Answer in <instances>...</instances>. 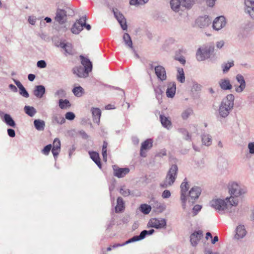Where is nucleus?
<instances>
[{
  "label": "nucleus",
  "instance_id": "46",
  "mask_svg": "<svg viewBox=\"0 0 254 254\" xmlns=\"http://www.w3.org/2000/svg\"><path fill=\"white\" fill-rule=\"evenodd\" d=\"M53 119L54 121L58 124H63L65 122L64 118L59 115L54 116Z\"/></svg>",
  "mask_w": 254,
  "mask_h": 254
},
{
  "label": "nucleus",
  "instance_id": "1",
  "mask_svg": "<svg viewBox=\"0 0 254 254\" xmlns=\"http://www.w3.org/2000/svg\"><path fill=\"white\" fill-rule=\"evenodd\" d=\"M238 199L233 196H229L225 199H213L210 202V205L219 213L234 214L238 211Z\"/></svg>",
  "mask_w": 254,
  "mask_h": 254
},
{
  "label": "nucleus",
  "instance_id": "59",
  "mask_svg": "<svg viewBox=\"0 0 254 254\" xmlns=\"http://www.w3.org/2000/svg\"><path fill=\"white\" fill-rule=\"evenodd\" d=\"M171 196V192L169 190H165L162 193V197L163 198H169Z\"/></svg>",
  "mask_w": 254,
  "mask_h": 254
},
{
  "label": "nucleus",
  "instance_id": "15",
  "mask_svg": "<svg viewBox=\"0 0 254 254\" xmlns=\"http://www.w3.org/2000/svg\"><path fill=\"white\" fill-rule=\"evenodd\" d=\"M211 22V20L208 16L200 17L196 21V24L201 28H204L208 26Z\"/></svg>",
  "mask_w": 254,
  "mask_h": 254
},
{
  "label": "nucleus",
  "instance_id": "11",
  "mask_svg": "<svg viewBox=\"0 0 254 254\" xmlns=\"http://www.w3.org/2000/svg\"><path fill=\"white\" fill-rule=\"evenodd\" d=\"M236 79L240 85H234L235 90L237 93H241L244 90L246 87V83L244 77L242 75L238 74L236 76Z\"/></svg>",
  "mask_w": 254,
  "mask_h": 254
},
{
  "label": "nucleus",
  "instance_id": "10",
  "mask_svg": "<svg viewBox=\"0 0 254 254\" xmlns=\"http://www.w3.org/2000/svg\"><path fill=\"white\" fill-rule=\"evenodd\" d=\"M113 11L114 12V15L118 20V22L120 23L122 28L124 30H127V25L126 19L125 18L124 16L122 14L120 11H119L117 8L113 9Z\"/></svg>",
  "mask_w": 254,
  "mask_h": 254
},
{
  "label": "nucleus",
  "instance_id": "43",
  "mask_svg": "<svg viewBox=\"0 0 254 254\" xmlns=\"http://www.w3.org/2000/svg\"><path fill=\"white\" fill-rule=\"evenodd\" d=\"M139 209L144 214H148L151 210V207L147 204H142L139 207Z\"/></svg>",
  "mask_w": 254,
  "mask_h": 254
},
{
  "label": "nucleus",
  "instance_id": "37",
  "mask_svg": "<svg viewBox=\"0 0 254 254\" xmlns=\"http://www.w3.org/2000/svg\"><path fill=\"white\" fill-rule=\"evenodd\" d=\"M90 156L93 161L101 168V164L100 161L99 156L98 153L95 152H90Z\"/></svg>",
  "mask_w": 254,
  "mask_h": 254
},
{
  "label": "nucleus",
  "instance_id": "22",
  "mask_svg": "<svg viewBox=\"0 0 254 254\" xmlns=\"http://www.w3.org/2000/svg\"><path fill=\"white\" fill-rule=\"evenodd\" d=\"M176 90V83L174 82H171L167 84L166 90V96L168 98H172L174 97Z\"/></svg>",
  "mask_w": 254,
  "mask_h": 254
},
{
  "label": "nucleus",
  "instance_id": "44",
  "mask_svg": "<svg viewBox=\"0 0 254 254\" xmlns=\"http://www.w3.org/2000/svg\"><path fill=\"white\" fill-rule=\"evenodd\" d=\"M148 1V0H130L129 3L132 5L139 6L144 4Z\"/></svg>",
  "mask_w": 254,
  "mask_h": 254
},
{
  "label": "nucleus",
  "instance_id": "23",
  "mask_svg": "<svg viewBox=\"0 0 254 254\" xmlns=\"http://www.w3.org/2000/svg\"><path fill=\"white\" fill-rule=\"evenodd\" d=\"M247 234V231L244 225H239L236 229L235 238L237 239L243 238Z\"/></svg>",
  "mask_w": 254,
  "mask_h": 254
},
{
  "label": "nucleus",
  "instance_id": "24",
  "mask_svg": "<svg viewBox=\"0 0 254 254\" xmlns=\"http://www.w3.org/2000/svg\"><path fill=\"white\" fill-rule=\"evenodd\" d=\"M80 58L81 60V64L84 66L85 71L87 72H90L92 69V64L90 61L84 58L83 56H80Z\"/></svg>",
  "mask_w": 254,
  "mask_h": 254
},
{
  "label": "nucleus",
  "instance_id": "47",
  "mask_svg": "<svg viewBox=\"0 0 254 254\" xmlns=\"http://www.w3.org/2000/svg\"><path fill=\"white\" fill-rule=\"evenodd\" d=\"M108 146V143L106 141H104L103 146H102V155L103 157V160L105 161H107V147Z\"/></svg>",
  "mask_w": 254,
  "mask_h": 254
},
{
  "label": "nucleus",
  "instance_id": "40",
  "mask_svg": "<svg viewBox=\"0 0 254 254\" xmlns=\"http://www.w3.org/2000/svg\"><path fill=\"white\" fill-rule=\"evenodd\" d=\"M193 113V110L191 108H189L183 111L181 114V117L184 120L188 119L189 117Z\"/></svg>",
  "mask_w": 254,
  "mask_h": 254
},
{
  "label": "nucleus",
  "instance_id": "50",
  "mask_svg": "<svg viewBox=\"0 0 254 254\" xmlns=\"http://www.w3.org/2000/svg\"><path fill=\"white\" fill-rule=\"evenodd\" d=\"M202 206L200 205L196 204L193 206L192 210V216H194L197 214L198 212L201 210Z\"/></svg>",
  "mask_w": 254,
  "mask_h": 254
},
{
  "label": "nucleus",
  "instance_id": "32",
  "mask_svg": "<svg viewBox=\"0 0 254 254\" xmlns=\"http://www.w3.org/2000/svg\"><path fill=\"white\" fill-rule=\"evenodd\" d=\"M202 144L208 146L211 144L212 137L209 134H204L201 137Z\"/></svg>",
  "mask_w": 254,
  "mask_h": 254
},
{
  "label": "nucleus",
  "instance_id": "35",
  "mask_svg": "<svg viewBox=\"0 0 254 254\" xmlns=\"http://www.w3.org/2000/svg\"><path fill=\"white\" fill-rule=\"evenodd\" d=\"M177 79L181 83H184L185 81L184 71L182 68L179 67L177 69Z\"/></svg>",
  "mask_w": 254,
  "mask_h": 254
},
{
  "label": "nucleus",
  "instance_id": "2",
  "mask_svg": "<svg viewBox=\"0 0 254 254\" xmlns=\"http://www.w3.org/2000/svg\"><path fill=\"white\" fill-rule=\"evenodd\" d=\"M234 96L228 94L222 100L218 109L219 116L223 118H226L234 107Z\"/></svg>",
  "mask_w": 254,
  "mask_h": 254
},
{
  "label": "nucleus",
  "instance_id": "34",
  "mask_svg": "<svg viewBox=\"0 0 254 254\" xmlns=\"http://www.w3.org/2000/svg\"><path fill=\"white\" fill-rule=\"evenodd\" d=\"M160 118L161 124L164 127L167 128L168 129L171 128V122L167 117L161 115Z\"/></svg>",
  "mask_w": 254,
  "mask_h": 254
},
{
  "label": "nucleus",
  "instance_id": "7",
  "mask_svg": "<svg viewBox=\"0 0 254 254\" xmlns=\"http://www.w3.org/2000/svg\"><path fill=\"white\" fill-rule=\"evenodd\" d=\"M166 220L164 218H152L149 221L147 224L148 227L158 229L166 228Z\"/></svg>",
  "mask_w": 254,
  "mask_h": 254
},
{
  "label": "nucleus",
  "instance_id": "42",
  "mask_svg": "<svg viewBox=\"0 0 254 254\" xmlns=\"http://www.w3.org/2000/svg\"><path fill=\"white\" fill-rule=\"evenodd\" d=\"M234 65V62L233 61L230 62H228L227 63H224L221 65V67L222 68L223 71L224 73H226L228 71L229 69L233 66Z\"/></svg>",
  "mask_w": 254,
  "mask_h": 254
},
{
  "label": "nucleus",
  "instance_id": "41",
  "mask_svg": "<svg viewBox=\"0 0 254 254\" xmlns=\"http://www.w3.org/2000/svg\"><path fill=\"white\" fill-rule=\"evenodd\" d=\"M123 40L125 44L129 48L132 49V42L131 40L130 37L127 33H125L123 36Z\"/></svg>",
  "mask_w": 254,
  "mask_h": 254
},
{
  "label": "nucleus",
  "instance_id": "14",
  "mask_svg": "<svg viewBox=\"0 0 254 254\" xmlns=\"http://www.w3.org/2000/svg\"><path fill=\"white\" fill-rule=\"evenodd\" d=\"M154 232V230L153 229H151L149 231L143 230L140 233L139 236H133L132 238L129 239L127 243H130L142 240L145 237L146 235H152Z\"/></svg>",
  "mask_w": 254,
  "mask_h": 254
},
{
  "label": "nucleus",
  "instance_id": "52",
  "mask_svg": "<svg viewBox=\"0 0 254 254\" xmlns=\"http://www.w3.org/2000/svg\"><path fill=\"white\" fill-rule=\"evenodd\" d=\"M53 148L61 149V141L59 138H56L54 139Z\"/></svg>",
  "mask_w": 254,
  "mask_h": 254
},
{
  "label": "nucleus",
  "instance_id": "4",
  "mask_svg": "<svg viewBox=\"0 0 254 254\" xmlns=\"http://www.w3.org/2000/svg\"><path fill=\"white\" fill-rule=\"evenodd\" d=\"M228 189L230 196H233L235 198L243 196L247 192L246 187L235 182H232L229 184Z\"/></svg>",
  "mask_w": 254,
  "mask_h": 254
},
{
  "label": "nucleus",
  "instance_id": "16",
  "mask_svg": "<svg viewBox=\"0 0 254 254\" xmlns=\"http://www.w3.org/2000/svg\"><path fill=\"white\" fill-rule=\"evenodd\" d=\"M67 11L65 9H58L55 20L60 24H63L66 20Z\"/></svg>",
  "mask_w": 254,
  "mask_h": 254
},
{
  "label": "nucleus",
  "instance_id": "62",
  "mask_svg": "<svg viewBox=\"0 0 254 254\" xmlns=\"http://www.w3.org/2000/svg\"><path fill=\"white\" fill-rule=\"evenodd\" d=\"M224 45V42L223 40L218 41L216 43V47L218 49H221L223 47Z\"/></svg>",
  "mask_w": 254,
  "mask_h": 254
},
{
  "label": "nucleus",
  "instance_id": "6",
  "mask_svg": "<svg viewBox=\"0 0 254 254\" xmlns=\"http://www.w3.org/2000/svg\"><path fill=\"white\" fill-rule=\"evenodd\" d=\"M201 189L199 187H192L187 194V204L188 209L194 203L195 199H197L201 193Z\"/></svg>",
  "mask_w": 254,
  "mask_h": 254
},
{
  "label": "nucleus",
  "instance_id": "33",
  "mask_svg": "<svg viewBox=\"0 0 254 254\" xmlns=\"http://www.w3.org/2000/svg\"><path fill=\"white\" fill-rule=\"evenodd\" d=\"M3 121L9 126L13 127H15L16 125L14 121L9 114H5L4 115Z\"/></svg>",
  "mask_w": 254,
  "mask_h": 254
},
{
  "label": "nucleus",
  "instance_id": "58",
  "mask_svg": "<svg viewBox=\"0 0 254 254\" xmlns=\"http://www.w3.org/2000/svg\"><path fill=\"white\" fill-rule=\"evenodd\" d=\"M55 96L63 97L65 95V92L64 89H60L55 92Z\"/></svg>",
  "mask_w": 254,
  "mask_h": 254
},
{
  "label": "nucleus",
  "instance_id": "63",
  "mask_svg": "<svg viewBox=\"0 0 254 254\" xmlns=\"http://www.w3.org/2000/svg\"><path fill=\"white\" fill-rule=\"evenodd\" d=\"M60 149L52 148V152L54 157H56L59 154Z\"/></svg>",
  "mask_w": 254,
  "mask_h": 254
},
{
  "label": "nucleus",
  "instance_id": "53",
  "mask_svg": "<svg viewBox=\"0 0 254 254\" xmlns=\"http://www.w3.org/2000/svg\"><path fill=\"white\" fill-rule=\"evenodd\" d=\"M201 89V86L198 83H194L191 88V91H200Z\"/></svg>",
  "mask_w": 254,
  "mask_h": 254
},
{
  "label": "nucleus",
  "instance_id": "51",
  "mask_svg": "<svg viewBox=\"0 0 254 254\" xmlns=\"http://www.w3.org/2000/svg\"><path fill=\"white\" fill-rule=\"evenodd\" d=\"M19 94L22 95V96L28 98L29 97V95L27 91L26 90L24 86H23L21 88H19Z\"/></svg>",
  "mask_w": 254,
  "mask_h": 254
},
{
  "label": "nucleus",
  "instance_id": "61",
  "mask_svg": "<svg viewBox=\"0 0 254 254\" xmlns=\"http://www.w3.org/2000/svg\"><path fill=\"white\" fill-rule=\"evenodd\" d=\"M7 133H8V135L10 137H14L15 136V131L13 129H11V128L8 129Z\"/></svg>",
  "mask_w": 254,
  "mask_h": 254
},
{
  "label": "nucleus",
  "instance_id": "17",
  "mask_svg": "<svg viewBox=\"0 0 254 254\" xmlns=\"http://www.w3.org/2000/svg\"><path fill=\"white\" fill-rule=\"evenodd\" d=\"M203 237L201 231H195L190 236V242L192 246H196Z\"/></svg>",
  "mask_w": 254,
  "mask_h": 254
},
{
  "label": "nucleus",
  "instance_id": "45",
  "mask_svg": "<svg viewBox=\"0 0 254 254\" xmlns=\"http://www.w3.org/2000/svg\"><path fill=\"white\" fill-rule=\"evenodd\" d=\"M119 192L121 194L125 197L127 196L130 194V190L127 189L125 186L121 187L120 189Z\"/></svg>",
  "mask_w": 254,
  "mask_h": 254
},
{
  "label": "nucleus",
  "instance_id": "20",
  "mask_svg": "<svg viewBox=\"0 0 254 254\" xmlns=\"http://www.w3.org/2000/svg\"><path fill=\"white\" fill-rule=\"evenodd\" d=\"M113 170L114 176L119 178L124 177L129 172V169L127 168H120L116 166H113Z\"/></svg>",
  "mask_w": 254,
  "mask_h": 254
},
{
  "label": "nucleus",
  "instance_id": "57",
  "mask_svg": "<svg viewBox=\"0 0 254 254\" xmlns=\"http://www.w3.org/2000/svg\"><path fill=\"white\" fill-rule=\"evenodd\" d=\"M37 65L39 68H45L46 67L47 64L45 61H39L37 63Z\"/></svg>",
  "mask_w": 254,
  "mask_h": 254
},
{
  "label": "nucleus",
  "instance_id": "21",
  "mask_svg": "<svg viewBox=\"0 0 254 254\" xmlns=\"http://www.w3.org/2000/svg\"><path fill=\"white\" fill-rule=\"evenodd\" d=\"M60 46L64 50V54L65 56L74 55V52L71 44L62 42L60 43Z\"/></svg>",
  "mask_w": 254,
  "mask_h": 254
},
{
  "label": "nucleus",
  "instance_id": "13",
  "mask_svg": "<svg viewBox=\"0 0 254 254\" xmlns=\"http://www.w3.org/2000/svg\"><path fill=\"white\" fill-rule=\"evenodd\" d=\"M244 4L245 12L254 19V0H245Z\"/></svg>",
  "mask_w": 254,
  "mask_h": 254
},
{
  "label": "nucleus",
  "instance_id": "55",
  "mask_svg": "<svg viewBox=\"0 0 254 254\" xmlns=\"http://www.w3.org/2000/svg\"><path fill=\"white\" fill-rule=\"evenodd\" d=\"M75 117L74 114L71 112H67L65 115V119L68 120H73Z\"/></svg>",
  "mask_w": 254,
  "mask_h": 254
},
{
  "label": "nucleus",
  "instance_id": "27",
  "mask_svg": "<svg viewBox=\"0 0 254 254\" xmlns=\"http://www.w3.org/2000/svg\"><path fill=\"white\" fill-rule=\"evenodd\" d=\"M92 114L93 116V120L94 122L99 124L101 115V110L97 108H93L91 109Z\"/></svg>",
  "mask_w": 254,
  "mask_h": 254
},
{
  "label": "nucleus",
  "instance_id": "18",
  "mask_svg": "<svg viewBox=\"0 0 254 254\" xmlns=\"http://www.w3.org/2000/svg\"><path fill=\"white\" fill-rule=\"evenodd\" d=\"M155 74L159 79L164 81L167 79V75L165 68L161 65H158L154 68Z\"/></svg>",
  "mask_w": 254,
  "mask_h": 254
},
{
  "label": "nucleus",
  "instance_id": "48",
  "mask_svg": "<svg viewBox=\"0 0 254 254\" xmlns=\"http://www.w3.org/2000/svg\"><path fill=\"white\" fill-rule=\"evenodd\" d=\"M181 2V5L182 7H185L186 8L190 7L192 4V0H180Z\"/></svg>",
  "mask_w": 254,
  "mask_h": 254
},
{
  "label": "nucleus",
  "instance_id": "25",
  "mask_svg": "<svg viewBox=\"0 0 254 254\" xmlns=\"http://www.w3.org/2000/svg\"><path fill=\"white\" fill-rule=\"evenodd\" d=\"M218 83L221 88L223 90H230L232 88V85L230 83L229 79L227 78L220 79Z\"/></svg>",
  "mask_w": 254,
  "mask_h": 254
},
{
  "label": "nucleus",
  "instance_id": "54",
  "mask_svg": "<svg viewBox=\"0 0 254 254\" xmlns=\"http://www.w3.org/2000/svg\"><path fill=\"white\" fill-rule=\"evenodd\" d=\"M248 148L249 153L251 154H254V142H249L248 144Z\"/></svg>",
  "mask_w": 254,
  "mask_h": 254
},
{
  "label": "nucleus",
  "instance_id": "64",
  "mask_svg": "<svg viewBox=\"0 0 254 254\" xmlns=\"http://www.w3.org/2000/svg\"><path fill=\"white\" fill-rule=\"evenodd\" d=\"M206 1V2L207 3V5L209 6H213L216 0H205Z\"/></svg>",
  "mask_w": 254,
  "mask_h": 254
},
{
  "label": "nucleus",
  "instance_id": "3",
  "mask_svg": "<svg viewBox=\"0 0 254 254\" xmlns=\"http://www.w3.org/2000/svg\"><path fill=\"white\" fill-rule=\"evenodd\" d=\"M178 170L176 165H172L167 172L165 179L160 184V186L163 188L172 186L177 178Z\"/></svg>",
  "mask_w": 254,
  "mask_h": 254
},
{
  "label": "nucleus",
  "instance_id": "39",
  "mask_svg": "<svg viewBox=\"0 0 254 254\" xmlns=\"http://www.w3.org/2000/svg\"><path fill=\"white\" fill-rule=\"evenodd\" d=\"M72 92L75 96L80 97H81L84 93V90L82 87L77 86L74 87L72 89Z\"/></svg>",
  "mask_w": 254,
  "mask_h": 254
},
{
  "label": "nucleus",
  "instance_id": "56",
  "mask_svg": "<svg viewBox=\"0 0 254 254\" xmlns=\"http://www.w3.org/2000/svg\"><path fill=\"white\" fill-rule=\"evenodd\" d=\"M52 148V145L51 144H49L46 145L44 149L42 150V153L45 155H48L51 150Z\"/></svg>",
  "mask_w": 254,
  "mask_h": 254
},
{
  "label": "nucleus",
  "instance_id": "38",
  "mask_svg": "<svg viewBox=\"0 0 254 254\" xmlns=\"http://www.w3.org/2000/svg\"><path fill=\"white\" fill-rule=\"evenodd\" d=\"M59 105L61 109H66L70 107L71 104L69 101L67 99H60L59 102Z\"/></svg>",
  "mask_w": 254,
  "mask_h": 254
},
{
  "label": "nucleus",
  "instance_id": "26",
  "mask_svg": "<svg viewBox=\"0 0 254 254\" xmlns=\"http://www.w3.org/2000/svg\"><path fill=\"white\" fill-rule=\"evenodd\" d=\"M73 73L79 77H86L88 75V72L85 71L81 66L76 67L73 69Z\"/></svg>",
  "mask_w": 254,
  "mask_h": 254
},
{
  "label": "nucleus",
  "instance_id": "31",
  "mask_svg": "<svg viewBox=\"0 0 254 254\" xmlns=\"http://www.w3.org/2000/svg\"><path fill=\"white\" fill-rule=\"evenodd\" d=\"M34 125L37 130L42 131L45 128V123L43 120L37 119L34 120Z\"/></svg>",
  "mask_w": 254,
  "mask_h": 254
},
{
  "label": "nucleus",
  "instance_id": "60",
  "mask_svg": "<svg viewBox=\"0 0 254 254\" xmlns=\"http://www.w3.org/2000/svg\"><path fill=\"white\" fill-rule=\"evenodd\" d=\"M37 20V18L35 16H30L28 18V22L31 25H35L36 22Z\"/></svg>",
  "mask_w": 254,
  "mask_h": 254
},
{
  "label": "nucleus",
  "instance_id": "8",
  "mask_svg": "<svg viewBox=\"0 0 254 254\" xmlns=\"http://www.w3.org/2000/svg\"><path fill=\"white\" fill-rule=\"evenodd\" d=\"M86 16H83L79 19L77 20L71 28V31L74 34H78L83 29V25L85 20H86Z\"/></svg>",
  "mask_w": 254,
  "mask_h": 254
},
{
  "label": "nucleus",
  "instance_id": "28",
  "mask_svg": "<svg viewBox=\"0 0 254 254\" xmlns=\"http://www.w3.org/2000/svg\"><path fill=\"white\" fill-rule=\"evenodd\" d=\"M125 208V202L121 197H118L117 200V205L115 207L116 213L122 212Z\"/></svg>",
  "mask_w": 254,
  "mask_h": 254
},
{
  "label": "nucleus",
  "instance_id": "19",
  "mask_svg": "<svg viewBox=\"0 0 254 254\" xmlns=\"http://www.w3.org/2000/svg\"><path fill=\"white\" fill-rule=\"evenodd\" d=\"M153 141L151 139H148L141 143L140 155L142 157H145L146 153L144 150L150 149L152 146Z\"/></svg>",
  "mask_w": 254,
  "mask_h": 254
},
{
  "label": "nucleus",
  "instance_id": "36",
  "mask_svg": "<svg viewBox=\"0 0 254 254\" xmlns=\"http://www.w3.org/2000/svg\"><path fill=\"white\" fill-rule=\"evenodd\" d=\"M24 112L30 117H33L36 114L37 111L36 109L32 106H25L24 108Z\"/></svg>",
  "mask_w": 254,
  "mask_h": 254
},
{
  "label": "nucleus",
  "instance_id": "9",
  "mask_svg": "<svg viewBox=\"0 0 254 254\" xmlns=\"http://www.w3.org/2000/svg\"><path fill=\"white\" fill-rule=\"evenodd\" d=\"M211 50L210 48H199L196 54V57L198 61H202L210 57Z\"/></svg>",
  "mask_w": 254,
  "mask_h": 254
},
{
  "label": "nucleus",
  "instance_id": "30",
  "mask_svg": "<svg viewBox=\"0 0 254 254\" xmlns=\"http://www.w3.org/2000/svg\"><path fill=\"white\" fill-rule=\"evenodd\" d=\"M170 5L171 8L176 12H178L181 9V2L180 0H171L170 1Z\"/></svg>",
  "mask_w": 254,
  "mask_h": 254
},
{
  "label": "nucleus",
  "instance_id": "49",
  "mask_svg": "<svg viewBox=\"0 0 254 254\" xmlns=\"http://www.w3.org/2000/svg\"><path fill=\"white\" fill-rule=\"evenodd\" d=\"M180 132L184 135V138L186 140H190L191 138V136L189 133V132L185 128H181L179 130Z\"/></svg>",
  "mask_w": 254,
  "mask_h": 254
},
{
  "label": "nucleus",
  "instance_id": "29",
  "mask_svg": "<svg viewBox=\"0 0 254 254\" xmlns=\"http://www.w3.org/2000/svg\"><path fill=\"white\" fill-rule=\"evenodd\" d=\"M45 93V88L43 85H37L35 87L34 94L38 98H42Z\"/></svg>",
  "mask_w": 254,
  "mask_h": 254
},
{
  "label": "nucleus",
  "instance_id": "5",
  "mask_svg": "<svg viewBox=\"0 0 254 254\" xmlns=\"http://www.w3.org/2000/svg\"><path fill=\"white\" fill-rule=\"evenodd\" d=\"M189 187L190 186L187 179H184L180 186V200L181 201L182 208L185 211H187L188 210V205L187 204V194L188 193V190Z\"/></svg>",
  "mask_w": 254,
  "mask_h": 254
},
{
  "label": "nucleus",
  "instance_id": "12",
  "mask_svg": "<svg viewBox=\"0 0 254 254\" xmlns=\"http://www.w3.org/2000/svg\"><path fill=\"white\" fill-rule=\"evenodd\" d=\"M226 24L225 18L223 16H218L213 20L212 27L214 30L218 31L225 27Z\"/></svg>",
  "mask_w": 254,
  "mask_h": 254
}]
</instances>
